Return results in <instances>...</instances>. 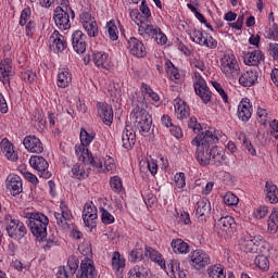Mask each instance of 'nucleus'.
I'll return each mask as SVG.
<instances>
[{
	"mask_svg": "<svg viewBox=\"0 0 278 278\" xmlns=\"http://www.w3.org/2000/svg\"><path fill=\"white\" fill-rule=\"evenodd\" d=\"M175 115L179 121H186L190 116V106L181 99L174 100Z\"/></svg>",
	"mask_w": 278,
	"mask_h": 278,
	"instance_id": "c85d7f7f",
	"label": "nucleus"
},
{
	"mask_svg": "<svg viewBox=\"0 0 278 278\" xmlns=\"http://www.w3.org/2000/svg\"><path fill=\"white\" fill-rule=\"evenodd\" d=\"M165 71L172 81H179L181 79V74H179V70L175 67L173 62L165 61Z\"/></svg>",
	"mask_w": 278,
	"mask_h": 278,
	"instance_id": "4c0bfd02",
	"label": "nucleus"
},
{
	"mask_svg": "<svg viewBox=\"0 0 278 278\" xmlns=\"http://www.w3.org/2000/svg\"><path fill=\"white\" fill-rule=\"evenodd\" d=\"M194 91L198 97L202 100V103H210L212 101V91L210 90V87H207V83H205V79H203V76L199 74V72H194Z\"/></svg>",
	"mask_w": 278,
	"mask_h": 278,
	"instance_id": "1a4fd4ad",
	"label": "nucleus"
},
{
	"mask_svg": "<svg viewBox=\"0 0 278 278\" xmlns=\"http://www.w3.org/2000/svg\"><path fill=\"white\" fill-rule=\"evenodd\" d=\"M189 257L191 266H193L195 270H201L202 268H205V266H210L212 262L210 254L203 250H194L190 253Z\"/></svg>",
	"mask_w": 278,
	"mask_h": 278,
	"instance_id": "9b49d317",
	"label": "nucleus"
},
{
	"mask_svg": "<svg viewBox=\"0 0 278 278\" xmlns=\"http://www.w3.org/2000/svg\"><path fill=\"white\" fill-rule=\"evenodd\" d=\"M146 257H150V260L159 264L161 268H164V266H166V262L162 258V254H160V252L153 250L152 248L146 247Z\"/></svg>",
	"mask_w": 278,
	"mask_h": 278,
	"instance_id": "e433bc0d",
	"label": "nucleus"
},
{
	"mask_svg": "<svg viewBox=\"0 0 278 278\" xmlns=\"http://www.w3.org/2000/svg\"><path fill=\"white\" fill-rule=\"evenodd\" d=\"M190 65H191V68H195V71H201V73L205 71V62H203L200 59H197V58L191 59Z\"/></svg>",
	"mask_w": 278,
	"mask_h": 278,
	"instance_id": "69168bd1",
	"label": "nucleus"
},
{
	"mask_svg": "<svg viewBox=\"0 0 278 278\" xmlns=\"http://www.w3.org/2000/svg\"><path fill=\"white\" fill-rule=\"evenodd\" d=\"M97 269L94 268V262L90 257H85L80 263V270L77 274V278H96Z\"/></svg>",
	"mask_w": 278,
	"mask_h": 278,
	"instance_id": "f3484780",
	"label": "nucleus"
},
{
	"mask_svg": "<svg viewBox=\"0 0 278 278\" xmlns=\"http://www.w3.org/2000/svg\"><path fill=\"white\" fill-rule=\"evenodd\" d=\"M97 206L92 205V203H86L83 210V220L86 227L94 229L97 227Z\"/></svg>",
	"mask_w": 278,
	"mask_h": 278,
	"instance_id": "2eb2a0df",
	"label": "nucleus"
},
{
	"mask_svg": "<svg viewBox=\"0 0 278 278\" xmlns=\"http://www.w3.org/2000/svg\"><path fill=\"white\" fill-rule=\"evenodd\" d=\"M269 40H278V25L274 24L267 31Z\"/></svg>",
	"mask_w": 278,
	"mask_h": 278,
	"instance_id": "338daca9",
	"label": "nucleus"
},
{
	"mask_svg": "<svg viewBox=\"0 0 278 278\" xmlns=\"http://www.w3.org/2000/svg\"><path fill=\"white\" fill-rule=\"evenodd\" d=\"M80 23L89 38H94L99 34V26L97 25V20H94L92 14L83 12L80 14Z\"/></svg>",
	"mask_w": 278,
	"mask_h": 278,
	"instance_id": "f8f14e48",
	"label": "nucleus"
},
{
	"mask_svg": "<svg viewBox=\"0 0 278 278\" xmlns=\"http://www.w3.org/2000/svg\"><path fill=\"white\" fill-rule=\"evenodd\" d=\"M93 62L99 68H110V55L105 52H94Z\"/></svg>",
	"mask_w": 278,
	"mask_h": 278,
	"instance_id": "72a5a7b5",
	"label": "nucleus"
},
{
	"mask_svg": "<svg viewBox=\"0 0 278 278\" xmlns=\"http://www.w3.org/2000/svg\"><path fill=\"white\" fill-rule=\"evenodd\" d=\"M137 25L139 27V34L140 36H151L157 45H166V41L168 40L166 38V35L162 33V29L157 26L149 25L144 22H137Z\"/></svg>",
	"mask_w": 278,
	"mask_h": 278,
	"instance_id": "0eeeda50",
	"label": "nucleus"
},
{
	"mask_svg": "<svg viewBox=\"0 0 278 278\" xmlns=\"http://www.w3.org/2000/svg\"><path fill=\"white\" fill-rule=\"evenodd\" d=\"M208 277L210 278H227V275L225 274V269H223V266L215 265L207 269Z\"/></svg>",
	"mask_w": 278,
	"mask_h": 278,
	"instance_id": "49530a36",
	"label": "nucleus"
},
{
	"mask_svg": "<svg viewBox=\"0 0 278 278\" xmlns=\"http://www.w3.org/2000/svg\"><path fill=\"white\" fill-rule=\"evenodd\" d=\"M172 249L174 253H180V254L190 253V247L188 245V243H186L181 239H174L172 241Z\"/></svg>",
	"mask_w": 278,
	"mask_h": 278,
	"instance_id": "58836bf2",
	"label": "nucleus"
},
{
	"mask_svg": "<svg viewBox=\"0 0 278 278\" xmlns=\"http://www.w3.org/2000/svg\"><path fill=\"white\" fill-rule=\"evenodd\" d=\"M212 86L215 88L216 92H218L219 97H222L224 103H228L229 97H227L225 89H223V85H220L218 81H212Z\"/></svg>",
	"mask_w": 278,
	"mask_h": 278,
	"instance_id": "bf43d9fd",
	"label": "nucleus"
},
{
	"mask_svg": "<svg viewBox=\"0 0 278 278\" xmlns=\"http://www.w3.org/2000/svg\"><path fill=\"white\" fill-rule=\"evenodd\" d=\"M144 257H147V248L140 247V243L129 252V262H142Z\"/></svg>",
	"mask_w": 278,
	"mask_h": 278,
	"instance_id": "f704fd0d",
	"label": "nucleus"
},
{
	"mask_svg": "<svg viewBox=\"0 0 278 278\" xmlns=\"http://www.w3.org/2000/svg\"><path fill=\"white\" fill-rule=\"evenodd\" d=\"M163 268L170 278H186V271L181 270L179 263L175 260H169L167 266L165 265Z\"/></svg>",
	"mask_w": 278,
	"mask_h": 278,
	"instance_id": "cd10ccee",
	"label": "nucleus"
},
{
	"mask_svg": "<svg viewBox=\"0 0 278 278\" xmlns=\"http://www.w3.org/2000/svg\"><path fill=\"white\" fill-rule=\"evenodd\" d=\"M141 90L143 94H148V97H150V99L154 101V103H157V101H160V96L155 91H153L151 86L143 83L141 85Z\"/></svg>",
	"mask_w": 278,
	"mask_h": 278,
	"instance_id": "864d4df0",
	"label": "nucleus"
},
{
	"mask_svg": "<svg viewBox=\"0 0 278 278\" xmlns=\"http://www.w3.org/2000/svg\"><path fill=\"white\" fill-rule=\"evenodd\" d=\"M73 81V75L68 68H60L58 73L56 85L59 88H68Z\"/></svg>",
	"mask_w": 278,
	"mask_h": 278,
	"instance_id": "c756f323",
	"label": "nucleus"
},
{
	"mask_svg": "<svg viewBox=\"0 0 278 278\" xmlns=\"http://www.w3.org/2000/svg\"><path fill=\"white\" fill-rule=\"evenodd\" d=\"M12 77H14L12 60L5 59L0 63V79L3 84H10V79H12Z\"/></svg>",
	"mask_w": 278,
	"mask_h": 278,
	"instance_id": "a878e982",
	"label": "nucleus"
},
{
	"mask_svg": "<svg viewBox=\"0 0 278 278\" xmlns=\"http://www.w3.org/2000/svg\"><path fill=\"white\" fill-rule=\"evenodd\" d=\"M97 110L104 125H112V122L114 121V110L112 109V105L105 102H99L97 104Z\"/></svg>",
	"mask_w": 278,
	"mask_h": 278,
	"instance_id": "aec40b11",
	"label": "nucleus"
},
{
	"mask_svg": "<svg viewBox=\"0 0 278 278\" xmlns=\"http://www.w3.org/2000/svg\"><path fill=\"white\" fill-rule=\"evenodd\" d=\"M100 214L102 218V223L104 225H112L115 220L114 215L108 212V210L100 207Z\"/></svg>",
	"mask_w": 278,
	"mask_h": 278,
	"instance_id": "13d9d810",
	"label": "nucleus"
},
{
	"mask_svg": "<svg viewBox=\"0 0 278 278\" xmlns=\"http://www.w3.org/2000/svg\"><path fill=\"white\" fill-rule=\"evenodd\" d=\"M270 255V249H267L264 254H261L255 257L254 264L260 270H268L270 268V261H268V257Z\"/></svg>",
	"mask_w": 278,
	"mask_h": 278,
	"instance_id": "473e14b6",
	"label": "nucleus"
},
{
	"mask_svg": "<svg viewBox=\"0 0 278 278\" xmlns=\"http://www.w3.org/2000/svg\"><path fill=\"white\" fill-rule=\"evenodd\" d=\"M251 240L256 249H260V247H263V249H270V247H268V243L264 241V237H262V235L251 237Z\"/></svg>",
	"mask_w": 278,
	"mask_h": 278,
	"instance_id": "052dcab7",
	"label": "nucleus"
},
{
	"mask_svg": "<svg viewBox=\"0 0 278 278\" xmlns=\"http://www.w3.org/2000/svg\"><path fill=\"white\" fill-rule=\"evenodd\" d=\"M240 201V199H238L236 197V194L231 193V192H228L224 195V203L225 205H228V206H233L236 205L238 202Z\"/></svg>",
	"mask_w": 278,
	"mask_h": 278,
	"instance_id": "0e129e2a",
	"label": "nucleus"
},
{
	"mask_svg": "<svg viewBox=\"0 0 278 278\" xmlns=\"http://www.w3.org/2000/svg\"><path fill=\"white\" fill-rule=\"evenodd\" d=\"M94 132H88V130L80 129V144L88 147L92 140H94Z\"/></svg>",
	"mask_w": 278,
	"mask_h": 278,
	"instance_id": "09e8293b",
	"label": "nucleus"
},
{
	"mask_svg": "<svg viewBox=\"0 0 278 278\" xmlns=\"http://www.w3.org/2000/svg\"><path fill=\"white\" fill-rule=\"evenodd\" d=\"M54 217L59 227H62V229H68V223L73 220V213H71L66 203L61 202L60 212H55Z\"/></svg>",
	"mask_w": 278,
	"mask_h": 278,
	"instance_id": "ddd939ff",
	"label": "nucleus"
},
{
	"mask_svg": "<svg viewBox=\"0 0 278 278\" xmlns=\"http://www.w3.org/2000/svg\"><path fill=\"white\" fill-rule=\"evenodd\" d=\"M29 164L34 170L39 173L40 177H43L45 179H49V177H51V173L47 170V168H49V163L45 157L34 155L30 157Z\"/></svg>",
	"mask_w": 278,
	"mask_h": 278,
	"instance_id": "4468645a",
	"label": "nucleus"
},
{
	"mask_svg": "<svg viewBox=\"0 0 278 278\" xmlns=\"http://www.w3.org/2000/svg\"><path fill=\"white\" fill-rule=\"evenodd\" d=\"M258 123L261 125H268L270 123V113L266 109H257Z\"/></svg>",
	"mask_w": 278,
	"mask_h": 278,
	"instance_id": "3c124183",
	"label": "nucleus"
},
{
	"mask_svg": "<svg viewBox=\"0 0 278 278\" xmlns=\"http://www.w3.org/2000/svg\"><path fill=\"white\" fill-rule=\"evenodd\" d=\"M77 268H79V258H77V256H70L66 266L70 275H75V273H77Z\"/></svg>",
	"mask_w": 278,
	"mask_h": 278,
	"instance_id": "8fccbe9b",
	"label": "nucleus"
},
{
	"mask_svg": "<svg viewBox=\"0 0 278 278\" xmlns=\"http://www.w3.org/2000/svg\"><path fill=\"white\" fill-rule=\"evenodd\" d=\"M174 181L176 185L175 188L178 190V192H181L184 190V188H186V174L177 173L174 176Z\"/></svg>",
	"mask_w": 278,
	"mask_h": 278,
	"instance_id": "603ef678",
	"label": "nucleus"
},
{
	"mask_svg": "<svg viewBox=\"0 0 278 278\" xmlns=\"http://www.w3.org/2000/svg\"><path fill=\"white\" fill-rule=\"evenodd\" d=\"M268 231L275 233L278 231V211L274 210L267 222Z\"/></svg>",
	"mask_w": 278,
	"mask_h": 278,
	"instance_id": "c03bdc74",
	"label": "nucleus"
},
{
	"mask_svg": "<svg viewBox=\"0 0 278 278\" xmlns=\"http://www.w3.org/2000/svg\"><path fill=\"white\" fill-rule=\"evenodd\" d=\"M112 268L115 273H121L125 268V258L119 252H114L112 255Z\"/></svg>",
	"mask_w": 278,
	"mask_h": 278,
	"instance_id": "a19ab883",
	"label": "nucleus"
},
{
	"mask_svg": "<svg viewBox=\"0 0 278 278\" xmlns=\"http://www.w3.org/2000/svg\"><path fill=\"white\" fill-rule=\"evenodd\" d=\"M128 50L135 58H144L147 55V48L144 47V43L136 37H131L128 40Z\"/></svg>",
	"mask_w": 278,
	"mask_h": 278,
	"instance_id": "412c9836",
	"label": "nucleus"
},
{
	"mask_svg": "<svg viewBox=\"0 0 278 278\" xmlns=\"http://www.w3.org/2000/svg\"><path fill=\"white\" fill-rule=\"evenodd\" d=\"M23 144L30 153H42L45 148L42 142L36 136H27L24 138Z\"/></svg>",
	"mask_w": 278,
	"mask_h": 278,
	"instance_id": "393cba45",
	"label": "nucleus"
},
{
	"mask_svg": "<svg viewBox=\"0 0 278 278\" xmlns=\"http://www.w3.org/2000/svg\"><path fill=\"white\" fill-rule=\"evenodd\" d=\"M25 218H28V227L33 236L39 240H45L49 217L42 213H25Z\"/></svg>",
	"mask_w": 278,
	"mask_h": 278,
	"instance_id": "f03ea898",
	"label": "nucleus"
},
{
	"mask_svg": "<svg viewBox=\"0 0 278 278\" xmlns=\"http://www.w3.org/2000/svg\"><path fill=\"white\" fill-rule=\"evenodd\" d=\"M86 147L88 146L84 143L76 146V155L81 162H84V164H90L91 166H93V168L98 169V173H101V170H103V163L101 162V160L94 159V156H92V153H90Z\"/></svg>",
	"mask_w": 278,
	"mask_h": 278,
	"instance_id": "9d476101",
	"label": "nucleus"
},
{
	"mask_svg": "<svg viewBox=\"0 0 278 278\" xmlns=\"http://www.w3.org/2000/svg\"><path fill=\"white\" fill-rule=\"evenodd\" d=\"M239 140L242 141L243 149H245V151H248V153H250V155H253V156L257 155V151L255 150V148L253 147V143H251V141L249 140L247 135L241 134L239 136Z\"/></svg>",
	"mask_w": 278,
	"mask_h": 278,
	"instance_id": "a18cd8bd",
	"label": "nucleus"
},
{
	"mask_svg": "<svg viewBox=\"0 0 278 278\" xmlns=\"http://www.w3.org/2000/svg\"><path fill=\"white\" fill-rule=\"evenodd\" d=\"M31 123L37 129H45V125H47V121H45V115L42 113L35 114L31 118Z\"/></svg>",
	"mask_w": 278,
	"mask_h": 278,
	"instance_id": "5fc2aeb1",
	"label": "nucleus"
},
{
	"mask_svg": "<svg viewBox=\"0 0 278 278\" xmlns=\"http://www.w3.org/2000/svg\"><path fill=\"white\" fill-rule=\"evenodd\" d=\"M72 175L75 179H86V177H88V174L86 173V164L76 163L72 167Z\"/></svg>",
	"mask_w": 278,
	"mask_h": 278,
	"instance_id": "79ce46f5",
	"label": "nucleus"
},
{
	"mask_svg": "<svg viewBox=\"0 0 278 278\" xmlns=\"http://www.w3.org/2000/svg\"><path fill=\"white\" fill-rule=\"evenodd\" d=\"M260 77V73L255 68H250L243 73H241L239 77L240 86L243 88H251V86H255L257 84V78Z\"/></svg>",
	"mask_w": 278,
	"mask_h": 278,
	"instance_id": "6ab92c4d",
	"label": "nucleus"
},
{
	"mask_svg": "<svg viewBox=\"0 0 278 278\" xmlns=\"http://www.w3.org/2000/svg\"><path fill=\"white\" fill-rule=\"evenodd\" d=\"M56 277L68 278V277H73V274H71V271L66 268V266H60L56 271Z\"/></svg>",
	"mask_w": 278,
	"mask_h": 278,
	"instance_id": "774afa93",
	"label": "nucleus"
},
{
	"mask_svg": "<svg viewBox=\"0 0 278 278\" xmlns=\"http://www.w3.org/2000/svg\"><path fill=\"white\" fill-rule=\"evenodd\" d=\"M190 38L197 45H205V35L203 34V30H193L190 35Z\"/></svg>",
	"mask_w": 278,
	"mask_h": 278,
	"instance_id": "4d7b16f0",
	"label": "nucleus"
},
{
	"mask_svg": "<svg viewBox=\"0 0 278 278\" xmlns=\"http://www.w3.org/2000/svg\"><path fill=\"white\" fill-rule=\"evenodd\" d=\"M218 135L216 129L211 128L198 135L191 144L197 147V160L201 166H223L225 164V153L216 147Z\"/></svg>",
	"mask_w": 278,
	"mask_h": 278,
	"instance_id": "f257e3e1",
	"label": "nucleus"
},
{
	"mask_svg": "<svg viewBox=\"0 0 278 278\" xmlns=\"http://www.w3.org/2000/svg\"><path fill=\"white\" fill-rule=\"evenodd\" d=\"M50 49L55 53H60L66 49V39L60 34V31L54 30L49 38Z\"/></svg>",
	"mask_w": 278,
	"mask_h": 278,
	"instance_id": "4be33fe9",
	"label": "nucleus"
},
{
	"mask_svg": "<svg viewBox=\"0 0 278 278\" xmlns=\"http://www.w3.org/2000/svg\"><path fill=\"white\" fill-rule=\"evenodd\" d=\"M71 16L75 18V12L68 7V1H65L55 8L53 21L59 29L66 31L71 29Z\"/></svg>",
	"mask_w": 278,
	"mask_h": 278,
	"instance_id": "7ed1b4c3",
	"label": "nucleus"
},
{
	"mask_svg": "<svg viewBox=\"0 0 278 278\" xmlns=\"http://www.w3.org/2000/svg\"><path fill=\"white\" fill-rule=\"evenodd\" d=\"M220 71L226 79H238L240 64L233 54H225L220 60Z\"/></svg>",
	"mask_w": 278,
	"mask_h": 278,
	"instance_id": "39448f33",
	"label": "nucleus"
},
{
	"mask_svg": "<svg viewBox=\"0 0 278 278\" xmlns=\"http://www.w3.org/2000/svg\"><path fill=\"white\" fill-rule=\"evenodd\" d=\"M110 186L113 192H121V190H123V180H121L118 176H113L110 179Z\"/></svg>",
	"mask_w": 278,
	"mask_h": 278,
	"instance_id": "6e6d98bb",
	"label": "nucleus"
},
{
	"mask_svg": "<svg viewBox=\"0 0 278 278\" xmlns=\"http://www.w3.org/2000/svg\"><path fill=\"white\" fill-rule=\"evenodd\" d=\"M5 220L7 233L10 236V238H13V240H22V238L27 236V228L23 222L14 219L12 216H7Z\"/></svg>",
	"mask_w": 278,
	"mask_h": 278,
	"instance_id": "6e6552de",
	"label": "nucleus"
},
{
	"mask_svg": "<svg viewBox=\"0 0 278 278\" xmlns=\"http://www.w3.org/2000/svg\"><path fill=\"white\" fill-rule=\"evenodd\" d=\"M30 17H31V9L27 7L21 12L20 25L22 27H24V25H27V22L29 21Z\"/></svg>",
	"mask_w": 278,
	"mask_h": 278,
	"instance_id": "e2e57ef3",
	"label": "nucleus"
},
{
	"mask_svg": "<svg viewBox=\"0 0 278 278\" xmlns=\"http://www.w3.org/2000/svg\"><path fill=\"white\" fill-rule=\"evenodd\" d=\"M262 60H264V52L260 50H254L244 55V64L248 66H257Z\"/></svg>",
	"mask_w": 278,
	"mask_h": 278,
	"instance_id": "2f4dec72",
	"label": "nucleus"
},
{
	"mask_svg": "<svg viewBox=\"0 0 278 278\" xmlns=\"http://www.w3.org/2000/svg\"><path fill=\"white\" fill-rule=\"evenodd\" d=\"M78 250L85 257H92V247L90 245V242H84L78 247Z\"/></svg>",
	"mask_w": 278,
	"mask_h": 278,
	"instance_id": "680f3d73",
	"label": "nucleus"
},
{
	"mask_svg": "<svg viewBox=\"0 0 278 278\" xmlns=\"http://www.w3.org/2000/svg\"><path fill=\"white\" fill-rule=\"evenodd\" d=\"M105 29L109 34L110 40H118V28L116 27V23L114 21L108 22Z\"/></svg>",
	"mask_w": 278,
	"mask_h": 278,
	"instance_id": "de8ad7c7",
	"label": "nucleus"
},
{
	"mask_svg": "<svg viewBox=\"0 0 278 278\" xmlns=\"http://www.w3.org/2000/svg\"><path fill=\"white\" fill-rule=\"evenodd\" d=\"M241 251H244V253H257L260 249L255 247L251 237H245L241 241Z\"/></svg>",
	"mask_w": 278,
	"mask_h": 278,
	"instance_id": "37998d69",
	"label": "nucleus"
},
{
	"mask_svg": "<svg viewBox=\"0 0 278 278\" xmlns=\"http://www.w3.org/2000/svg\"><path fill=\"white\" fill-rule=\"evenodd\" d=\"M72 45L76 53H86V35L81 30L72 34Z\"/></svg>",
	"mask_w": 278,
	"mask_h": 278,
	"instance_id": "5701e85b",
	"label": "nucleus"
},
{
	"mask_svg": "<svg viewBox=\"0 0 278 278\" xmlns=\"http://www.w3.org/2000/svg\"><path fill=\"white\" fill-rule=\"evenodd\" d=\"M131 117L135 119V127L140 134H149L151 131L153 119L147 110L137 105L131 112Z\"/></svg>",
	"mask_w": 278,
	"mask_h": 278,
	"instance_id": "20e7f679",
	"label": "nucleus"
},
{
	"mask_svg": "<svg viewBox=\"0 0 278 278\" xmlns=\"http://www.w3.org/2000/svg\"><path fill=\"white\" fill-rule=\"evenodd\" d=\"M1 151L7 160H11V162L18 160V154L14 151V146L8 139L1 141Z\"/></svg>",
	"mask_w": 278,
	"mask_h": 278,
	"instance_id": "7c9ffc66",
	"label": "nucleus"
},
{
	"mask_svg": "<svg viewBox=\"0 0 278 278\" xmlns=\"http://www.w3.org/2000/svg\"><path fill=\"white\" fill-rule=\"evenodd\" d=\"M236 229H238V224L232 216L222 217L215 223V231L224 238H231L236 233Z\"/></svg>",
	"mask_w": 278,
	"mask_h": 278,
	"instance_id": "423d86ee",
	"label": "nucleus"
},
{
	"mask_svg": "<svg viewBox=\"0 0 278 278\" xmlns=\"http://www.w3.org/2000/svg\"><path fill=\"white\" fill-rule=\"evenodd\" d=\"M122 142L124 149H127L128 151L134 149V146L136 144V131L131 126L126 125L122 134Z\"/></svg>",
	"mask_w": 278,
	"mask_h": 278,
	"instance_id": "bb28decb",
	"label": "nucleus"
},
{
	"mask_svg": "<svg viewBox=\"0 0 278 278\" xmlns=\"http://www.w3.org/2000/svg\"><path fill=\"white\" fill-rule=\"evenodd\" d=\"M149 270H147L142 265H136L128 271V278H148Z\"/></svg>",
	"mask_w": 278,
	"mask_h": 278,
	"instance_id": "ea45409f",
	"label": "nucleus"
},
{
	"mask_svg": "<svg viewBox=\"0 0 278 278\" xmlns=\"http://www.w3.org/2000/svg\"><path fill=\"white\" fill-rule=\"evenodd\" d=\"M265 192L269 203H278V188L275 184L267 181L265 185Z\"/></svg>",
	"mask_w": 278,
	"mask_h": 278,
	"instance_id": "c9c22d12",
	"label": "nucleus"
},
{
	"mask_svg": "<svg viewBox=\"0 0 278 278\" xmlns=\"http://www.w3.org/2000/svg\"><path fill=\"white\" fill-rule=\"evenodd\" d=\"M251 116H253V105H251L249 98H244L238 105V118L242 123H249Z\"/></svg>",
	"mask_w": 278,
	"mask_h": 278,
	"instance_id": "a211bd4d",
	"label": "nucleus"
},
{
	"mask_svg": "<svg viewBox=\"0 0 278 278\" xmlns=\"http://www.w3.org/2000/svg\"><path fill=\"white\" fill-rule=\"evenodd\" d=\"M7 181V188L13 197L23 192V179H21V176L14 174L9 175Z\"/></svg>",
	"mask_w": 278,
	"mask_h": 278,
	"instance_id": "b1692460",
	"label": "nucleus"
},
{
	"mask_svg": "<svg viewBox=\"0 0 278 278\" xmlns=\"http://www.w3.org/2000/svg\"><path fill=\"white\" fill-rule=\"evenodd\" d=\"M212 212V205L210 200L203 198L197 202L195 217L200 223H205L210 218V213Z\"/></svg>",
	"mask_w": 278,
	"mask_h": 278,
	"instance_id": "dca6fc26",
	"label": "nucleus"
}]
</instances>
